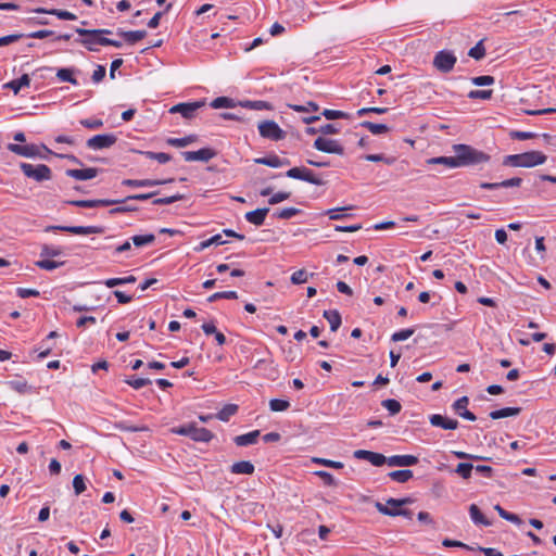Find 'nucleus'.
<instances>
[{"label":"nucleus","instance_id":"obj_23","mask_svg":"<svg viewBox=\"0 0 556 556\" xmlns=\"http://www.w3.org/2000/svg\"><path fill=\"white\" fill-rule=\"evenodd\" d=\"M117 35L124 38L126 42L129 45H135L136 42L142 40L147 36L146 30H123L118 29Z\"/></svg>","mask_w":556,"mask_h":556},{"label":"nucleus","instance_id":"obj_45","mask_svg":"<svg viewBox=\"0 0 556 556\" xmlns=\"http://www.w3.org/2000/svg\"><path fill=\"white\" fill-rule=\"evenodd\" d=\"M63 265V262L52 261L49 258L39 260L36 262V266L45 270H54Z\"/></svg>","mask_w":556,"mask_h":556},{"label":"nucleus","instance_id":"obj_42","mask_svg":"<svg viewBox=\"0 0 556 556\" xmlns=\"http://www.w3.org/2000/svg\"><path fill=\"white\" fill-rule=\"evenodd\" d=\"M146 157L150 160H155L161 164H165L172 160L170 155L164 152H152V151H143L141 152Z\"/></svg>","mask_w":556,"mask_h":556},{"label":"nucleus","instance_id":"obj_46","mask_svg":"<svg viewBox=\"0 0 556 556\" xmlns=\"http://www.w3.org/2000/svg\"><path fill=\"white\" fill-rule=\"evenodd\" d=\"M473 470V465L469 463H460L455 468V472L459 475L463 479H469L471 477V472Z\"/></svg>","mask_w":556,"mask_h":556},{"label":"nucleus","instance_id":"obj_50","mask_svg":"<svg viewBox=\"0 0 556 556\" xmlns=\"http://www.w3.org/2000/svg\"><path fill=\"white\" fill-rule=\"evenodd\" d=\"M125 382L132 387L135 390H139L148 384L151 383V380L148 379V378H138V377H130L128 379L125 380Z\"/></svg>","mask_w":556,"mask_h":556},{"label":"nucleus","instance_id":"obj_40","mask_svg":"<svg viewBox=\"0 0 556 556\" xmlns=\"http://www.w3.org/2000/svg\"><path fill=\"white\" fill-rule=\"evenodd\" d=\"M362 127L369 130L372 135H382L389 131V127L384 124H376L372 122H363Z\"/></svg>","mask_w":556,"mask_h":556},{"label":"nucleus","instance_id":"obj_38","mask_svg":"<svg viewBox=\"0 0 556 556\" xmlns=\"http://www.w3.org/2000/svg\"><path fill=\"white\" fill-rule=\"evenodd\" d=\"M195 140H197V136L189 135V136H186V137H182V138H168L166 140V143L172 146V147L184 148V147H187V146L191 144Z\"/></svg>","mask_w":556,"mask_h":556},{"label":"nucleus","instance_id":"obj_29","mask_svg":"<svg viewBox=\"0 0 556 556\" xmlns=\"http://www.w3.org/2000/svg\"><path fill=\"white\" fill-rule=\"evenodd\" d=\"M469 515L475 525L479 526H490L491 522L484 517L479 507L476 504H471L469 506Z\"/></svg>","mask_w":556,"mask_h":556},{"label":"nucleus","instance_id":"obj_39","mask_svg":"<svg viewBox=\"0 0 556 556\" xmlns=\"http://www.w3.org/2000/svg\"><path fill=\"white\" fill-rule=\"evenodd\" d=\"M240 104H241V106H243L245 109L256 110V111L271 110V108H273L270 103L263 101V100H256V101L247 100L244 102H241Z\"/></svg>","mask_w":556,"mask_h":556},{"label":"nucleus","instance_id":"obj_35","mask_svg":"<svg viewBox=\"0 0 556 556\" xmlns=\"http://www.w3.org/2000/svg\"><path fill=\"white\" fill-rule=\"evenodd\" d=\"M226 241L223 239V236L220 233L215 235L207 240H204L199 243L198 247L194 248V251L202 252L203 250L207 249L208 247L215 244V245H222L225 244Z\"/></svg>","mask_w":556,"mask_h":556},{"label":"nucleus","instance_id":"obj_62","mask_svg":"<svg viewBox=\"0 0 556 556\" xmlns=\"http://www.w3.org/2000/svg\"><path fill=\"white\" fill-rule=\"evenodd\" d=\"M468 403H469V399L467 396H462L457 401L454 402L453 408L459 415L464 410H467Z\"/></svg>","mask_w":556,"mask_h":556},{"label":"nucleus","instance_id":"obj_49","mask_svg":"<svg viewBox=\"0 0 556 556\" xmlns=\"http://www.w3.org/2000/svg\"><path fill=\"white\" fill-rule=\"evenodd\" d=\"M222 299L235 300V299H238V293L236 291L215 292V293H213L212 295L208 296L207 301L208 302H215V301L222 300Z\"/></svg>","mask_w":556,"mask_h":556},{"label":"nucleus","instance_id":"obj_52","mask_svg":"<svg viewBox=\"0 0 556 556\" xmlns=\"http://www.w3.org/2000/svg\"><path fill=\"white\" fill-rule=\"evenodd\" d=\"M312 462L314 464L323 465V466H326L329 468H334V469H342L344 466L343 463H341V462H336V460L319 458V457H313Z\"/></svg>","mask_w":556,"mask_h":556},{"label":"nucleus","instance_id":"obj_5","mask_svg":"<svg viewBox=\"0 0 556 556\" xmlns=\"http://www.w3.org/2000/svg\"><path fill=\"white\" fill-rule=\"evenodd\" d=\"M257 129L260 136L264 139H268L271 141H280L286 138V131L280 128V126L270 119H265L258 123Z\"/></svg>","mask_w":556,"mask_h":556},{"label":"nucleus","instance_id":"obj_55","mask_svg":"<svg viewBox=\"0 0 556 556\" xmlns=\"http://www.w3.org/2000/svg\"><path fill=\"white\" fill-rule=\"evenodd\" d=\"M308 276L309 275L305 269H299L291 275L290 280L293 285H302L307 281Z\"/></svg>","mask_w":556,"mask_h":556},{"label":"nucleus","instance_id":"obj_2","mask_svg":"<svg viewBox=\"0 0 556 556\" xmlns=\"http://www.w3.org/2000/svg\"><path fill=\"white\" fill-rule=\"evenodd\" d=\"M546 155L540 151L510 154L504 157L503 164L514 167H534L546 162Z\"/></svg>","mask_w":556,"mask_h":556},{"label":"nucleus","instance_id":"obj_8","mask_svg":"<svg viewBox=\"0 0 556 556\" xmlns=\"http://www.w3.org/2000/svg\"><path fill=\"white\" fill-rule=\"evenodd\" d=\"M314 148L320 152L332 153L338 155L344 154V147L334 139H329L325 137H318L314 141Z\"/></svg>","mask_w":556,"mask_h":556},{"label":"nucleus","instance_id":"obj_37","mask_svg":"<svg viewBox=\"0 0 556 556\" xmlns=\"http://www.w3.org/2000/svg\"><path fill=\"white\" fill-rule=\"evenodd\" d=\"M63 254V249L58 245L42 244L40 249L41 257H56Z\"/></svg>","mask_w":556,"mask_h":556},{"label":"nucleus","instance_id":"obj_58","mask_svg":"<svg viewBox=\"0 0 556 556\" xmlns=\"http://www.w3.org/2000/svg\"><path fill=\"white\" fill-rule=\"evenodd\" d=\"M442 545L445 547H460L466 551H475V547H472L470 545H467L460 541H456V540H452V539H447V538L442 541Z\"/></svg>","mask_w":556,"mask_h":556},{"label":"nucleus","instance_id":"obj_53","mask_svg":"<svg viewBox=\"0 0 556 556\" xmlns=\"http://www.w3.org/2000/svg\"><path fill=\"white\" fill-rule=\"evenodd\" d=\"M233 100L227 97H218L211 102L213 109L232 108Z\"/></svg>","mask_w":556,"mask_h":556},{"label":"nucleus","instance_id":"obj_56","mask_svg":"<svg viewBox=\"0 0 556 556\" xmlns=\"http://www.w3.org/2000/svg\"><path fill=\"white\" fill-rule=\"evenodd\" d=\"M468 55L473 58L475 60H481L485 55V49L483 47L482 41H479L475 47H472Z\"/></svg>","mask_w":556,"mask_h":556},{"label":"nucleus","instance_id":"obj_19","mask_svg":"<svg viewBox=\"0 0 556 556\" xmlns=\"http://www.w3.org/2000/svg\"><path fill=\"white\" fill-rule=\"evenodd\" d=\"M522 182V179L519 177H514L510 179L503 180L501 182H481L480 188L494 190L498 188H510V187H519Z\"/></svg>","mask_w":556,"mask_h":556},{"label":"nucleus","instance_id":"obj_63","mask_svg":"<svg viewBox=\"0 0 556 556\" xmlns=\"http://www.w3.org/2000/svg\"><path fill=\"white\" fill-rule=\"evenodd\" d=\"M80 124L84 127L89 128V129H98V128H101L103 126V122L101 119H99V118L81 119Z\"/></svg>","mask_w":556,"mask_h":556},{"label":"nucleus","instance_id":"obj_20","mask_svg":"<svg viewBox=\"0 0 556 556\" xmlns=\"http://www.w3.org/2000/svg\"><path fill=\"white\" fill-rule=\"evenodd\" d=\"M84 37L79 42L89 51H97V46H105L104 39L106 37L99 35H80Z\"/></svg>","mask_w":556,"mask_h":556},{"label":"nucleus","instance_id":"obj_44","mask_svg":"<svg viewBox=\"0 0 556 556\" xmlns=\"http://www.w3.org/2000/svg\"><path fill=\"white\" fill-rule=\"evenodd\" d=\"M301 213V210L295 207H286L275 212V216L279 219H290Z\"/></svg>","mask_w":556,"mask_h":556},{"label":"nucleus","instance_id":"obj_11","mask_svg":"<svg viewBox=\"0 0 556 556\" xmlns=\"http://www.w3.org/2000/svg\"><path fill=\"white\" fill-rule=\"evenodd\" d=\"M204 105V101H195L190 103H179L170 108V113H180L185 118L190 119L194 116L198 109Z\"/></svg>","mask_w":556,"mask_h":556},{"label":"nucleus","instance_id":"obj_6","mask_svg":"<svg viewBox=\"0 0 556 556\" xmlns=\"http://www.w3.org/2000/svg\"><path fill=\"white\" fill-rule=\"evenodd\" d=\"M286 176L293 179L303 180L316 186H323L325 181L314 174L311 169L306 167H292L287 170Z\"/></svg>","mask_w":556,"mask_h":556},{"label":"nucleus","instance_id":"obj_51","mask_svg":"<svg viewBox=\"0 0 556 556\" xmlns=\"http://www.w3.org/2000/svg\"><path fill=\"white\" fill-rule=\"evenodd\" d=\"M414 332H415L414 328L402 329L400 331L394 332L391 336V340L393 342L405 341V340L409 339L414 334Z\"/></svg>","mask_w":556,"mask_h":556},{"label":"nucleus","instance_id":"obj_54","mask_svg":"<svg viewBox=\"0 0 556 556\" xmlns=\"http://www.w3.org/2000/svg\"><path fill=\"white\" fill-rule=\"evenodd\" d=\"M73 488L76 495L81 494L86 490V478L83 475H76L73 479Z\"/></svg>","mask_w":556,"mask_h":556},{"label":"nucleus","instance_id":"obj_7","mask_svg":"<svg viewBox=\"0 0 556 556\" xmlns=\"http://www.w3.org/2000/svg\"><path fill=\"white\" fill-rule=\"evenodd\" d=\"M45 231H64L73 235H92L102 233L103 228L99 226H47Z\"/></svg>","mask_w":556,"mask_h":556},{"label":"nucleus","instance_id":"obj_15","mask_svg":"<svg viewBox=\"0 0 556 556\" xmlns=\"http://www.w3.org/2000/svg\"><path fill=\"white\" fill-rule=\"evenodd\" d=\"M418 463V457L414 455H393L387 457L386 464L391 467H409Z\"/></svg>","mask_w":556,"mask_h":556},{"label":"nucleus","instance_id":"obj_13","mask_svg":"<svg viewBox=\"0 0 556 556\" xmlns=\"http://www.w3.org/2000/svg\"><path fill=\"white\" fill-rule=\"evenodd\" d=\"M353 456L356 459H364L369 462L374 466H382L386 464L387 457L380 453L367 451V450H356L353 453Z\"/></svg>","mask_w":556,"mask_h":556},{"label":"nucleus","instance_id":"obj_36","mask_svg":"<svg viewBox=\"0 0 556 556\" xmlns=\"http://www.w3.org/2000/svg\"><path fill=\"white\" fill-rule=\"evenodd\" d=\"M389 477L395 482L405 483L413 478V471L409 469L394 470L389 473Z\"/></svg>","mask_w":556,"mask_h":556},{"label":"nucleus","instance_id":"obj_60","mask_svg":"<svg viewBox=\"0 0 556 556\" xmlns=\"http://www.w3.org/2000/svg\"><path fill=\"white\" fill-rule=\"evenodd\" d=\"M492 90H471L468 93V98L488 100L492 97Z\"/></svg>","mask_w":556,"mask_h":556},{"label":"nucleus","instance_id":"obj_64","mask_svg":"<svg viewBox=\"0 0 556 556\" xmlns=\"http://www.w3.org/2000/svg\"><path fill=\"white\" fill-rule=\"evenodd\" d=\"M315 475L318 476L324 481V483L327 485H336L337 484L336 479L328 471L318 470V471H315Z\"/></svg>","mask_w":556,"mask_h":556},{"label":"nucleus","instance_id":"obj_14","mask_svg":"<svg viewBox=\"0 0 556 556\" xmlns=\"http://www.w3.org/2000/svg\"><path fill=\"white\" fill-rule=\"evenodd\" d=\"M122 201H114V200H108V199H98V200H72L67 203L70 205H74L77 207H99V206H110L113 204H121Z\"/></svg>","mask_w":556,"mask_h":556},{"label":"nucleus","instance_id":"obj_12","mask_svg":"<svg viewBox=\"0 0 556 556\" xmlns=\"http://www.w3.org/2000/svg\"><path fill=\"white\" fill-rule=\"evenodd\" d=\"M215 152L210 148H203L198 151H185L181 153L186 162H208L215 156Z\"/></svg>","mask_w":556,"mask_h":556},{"label":"nucleus","instance_id":"obj_26","mask_svg":"<svg viewBox=\"0 0 556 556\" xmlns=\"http://www.w3.org/2000/svg\"><path fill=\"white\" fill-rule=\"evenodd\" d=\"M35 12L36 13H46V14L55 15L58 18L64 20V21H75V20H77V16L74 13H72L70 11H65V10H60V9L47 10V9H43V8H39V9H36Z\"/></svg>","mask_w":556,"mask_h":556},{"label":"nucleus","instance_id":"obj_22","mask_svg":"<svg viewBox=\"0 0 556 556\" xmlns=\"http://www.w3.org/2000/svg\"><path fill=\"white\" fill-rule=\"evenodd\" d=\"M375 506L379 513L387 516H403L407 519H410L413 517V511L409 509H390L388 506L383 505L380 502H377Z\"/></svg>","mask_w":556,"mask_h":556},{"label":"nucleus","instance_id":"obj_3","mask_svg":"<svg viewBox=\"0 0 556 556\" xmlns=\"http://www.w3.org/2000/svg\"><path fill=\"white\" fill-rule=\"evenodd\" d=\"M170 432L178 435L189 437L194 442L207 443L214 434L206 428L198 427L195 422H189L170 429Z\"/></svg>","mask_w":556,"mask_h":556},{"label":"nucleus","instance_id":"obj_9","mask_svg":"<svg viewBox=\"0 0 556 556\" xmlns=\"http://www.w3.org/2000/svg\"><path fill=\"white\" fill-rule=\"evenodd\" d=\"M456 63V56L448 51H440L433 59V65L442 73H448L453 70Z\"/></svg>","mask_w":556,"mask_h":556},{"label":"nucleus","instance_id":"obj_41","mask_svg":"<svg viewBox=\"0 0 556 556\" xmlns=\"http://www.w3.org/2000/svg\"><path fill=\"white\" fill-rule=\"evenodd\" d=\"M238 410V406L235 404L225 405L216 415L222 421H228L231 416H233Z\"/></svg>","mask_w":556,"mask_h":556},{"label":"nucleus","instance_id":"obj_48","mask_svg":"<svg viewBox=\"0 0 556 556\" xmlns=\"http://www.w3.org/2000/svg\"><path fill=\"white\" fill-rule=\"evenodd\" d=\"M25 157H41L46 159V155L40 154V148L35 144L23 146V155Z\"/></svg>","mask_w":556,"mask_h":556},{"label":"nucleus","instance_id":"obj_34","mask_svg":"<svg viewBox=\"0 0 556 556\" xmlns=\"http://www.w3.org/2000/svg\"><path fill=\"white\" fill-rule=\"evenodd\" d=\"M130 241L136 248H142L152 244L155 241V236L153 233L136 235L130 238Z\"/></svg>","mask_w":556,"mask_h":556},{"label":"nucleus","instance_id":"obj_24","mask_svg":"<svg viewBox=\"0 0 556 556\" xmlns=\"http://www.w3.org/2000/svg\"><path fill=\"white\" fill-rule=\"evenodd\" d=\"M255 163L263 164V165H266V166H269L273 168H278V167H282V166L289 164V160L281 159L278 155H269V156L256 159Z\"/></svg>","mask_w":556,"mask_h":556},{"label":"nucleus","instance_id":"obj_43","mask_svg":"<svg viewBox=\"0 0 556 556\" xmlns=\"http://www.w3.org/2000/svg\"><path fill=\"white\" fill-rule=\"evenodd\" d=\"M381 405L388 409L391 415H396L401 412L402 405L394 399H387L381 402Z\"/></svg>","mask_w":556,"mask_h":556},{"label":"nucleus","instance_id":"obj_61","mask_svg":"<svg viewBox=\"0 0 556 556\" xmlns=\"http://www.w3.org/2000/svg\"><path fill=\"white\" fill-rule=\"evenodd\" d=\"M327 119L346 118L348 114L342 111L325 109L321 113Z\"/></svg>","mask_w":556,"mask_h":556},{"label":"nucleus","instance_id":"obj_4","mask_svg":"<svg viewBox=\"0 0 556 556\" xmlns=\"http://www.w3.org/2000/svg\"><path fill=\"white\" fill-rule=\"evenodd\" d=\"M20 168L26 177L31 178L37 182H42L52 178L51 168L46 164L34 165L29 163H21Z\"/></svg>","mask_w":556,"mask_h":556},{"label":"nucleus","instance_id":"obj_33","mask_svg":"<svg viewBox=\"0 0 556 556\" xmlns=\"http://www.w3.org/2000/svg\"><path fill=\"white\" fill-rule=\"evenodd\" d=\"M429 165H444L448 168H456L457 164L454 156H437L426 160Z\"/></svg>","mask_w":556,"mask_h":556},{"label":"nucleus","instance_id":"obj_16","mask_svg":"<svg viewBox=\"0 0 556 556\" xmlns=\"http://www.w3.org/2000/svg\"><path fill=\"white\" fill-rule=\"evenodd\" d=\"M174 179H164V180H156V179H124L122 181L123 186L130 187V188H142V187H154L159 185H164L167 182H172Z\"/></svg>","mask_w":556,"mask_h":556},{"label":"nucleus","instance_id":"obj_25","mask_svg":"<svg viewBox=\"0 0 556 556\" xmlns=\"http://www.w3.org/2000/svg\"><path fill=\"white\" fill-rule=\"evenodd\" d=\"M261 432L258 430H254L244 434L237 435L233 441L238 446H248L255 444Z\"/></svg>","mask_w":556,"mask_h":556},{"label":"nucleus","instance_id":"obj_59","mask_svg":"<svg viewBox=\"0 0 556 556\" xmlns=\"http://www.w3.org/2000/svg\"><path fill=\"white\" fill-rule=\"evenodd\" d=\"M494 81V77L490 75L477 76L471 78V83L476 86H490L493 85Z\"/></svg>","mask_w":556,"mask_h":556},{"label":"nucleus","instance_id":"obj_31","mask_svg":"<svg viewBox=\"0 0 556 556\" xmlns=\"http://www.w3.org/2000/svg\"><path fill=\"white\" fill-rule=\"evenodd\" d=\"M75 68L72 67H63L56 71V77L61 81H67L74 86L78 85V80L74 77Z\"/></svg>","mask_w":556,"mask_h":556},{"label":"nucleus","instance_id":"obj_18","mask_svg":"<svg viewBox=\"0 0 556 556\" xmlns=\"http://www.w3.org/2000/svg\"><path fill=\"white\" fill-rule=\"evenodd\" d=\"M99 173L98 168L88 167L84 169H66L65 174L76 180H89L97 177Z\"/></svg>","mask_w":556,"mask_h":556},{"label":"nucleus","instance_id":"obj_27","mask_svg":"<svg viewBox=\"0 0 556 556\" xmlns=\"http://www.w3.org/2000/svg\"><path fill=\"white\" fill-rule=\"evenodd\" d=\"M255 468L249 460H241L232 464L230 471L235 475H252Z\"/></svg>","mask_w":556,"mask_h":556},{"label":"nucleus","instance_id":"obj_10","mask_svg":"<svg viewBox=\"0 0 556 556\" xmlns=\"http://www.w3.org/2000/svg\"><path fill=\"white\" fill-rule=\"evenodd\" d=\"M116 137L112 134L96 135L87 140V147L92 150H102L112 147Z\"/></svg>","mask_w":556,"mask_h":556},{"label":"nucleus","instance_id":"obj_57","mask_svg":"<svg viewBox=\"0 0 556 556\" xmlns=\"http://www.w3.org/2000/svg\"><path fill=\"white\" fill-rule=\"evenodd\" d=\"M364 159L369 162H384L388 165L395 162L394 157H386L383 154H366Z\"/></svg>","mask_w":556,"mask_h":556},{"label":"nucleus","instance_id":"obj_47","mask_svg":"<svg viewBox=\"0 0 556 556\" xmlns=\"http://www.w3.org/2000/svg\"><path fill=\"white\" fill-rule=\"evenodd\" d=\"M290 407V402L281 399H273L269 401V408L273 412H285Z\"/></svg>","mask_w":556,"mask_h":556},{"label":"nucleus","instance_id":"obj_1","mask_svg":"<svg viewBox=\"0 0 556 556\" xmlns=\"http://www.w3.org/2000/svg\"><path fill=\"white\" fill-rule=\"evenodd\" d=\"M455 162L457 167L476 165L488 162L490 156L482 151H479L467 144H454Z\"/></svg>","mask_w":556,"mask_h":556},{"label":"nucleus","instance_id":"obj_21","mask_svg":"<svg viewBox=\"0 0 556 556\" xmlns=\"http://www.w3.org/2000/svg\"><path fill=\"white\" fill-rule=\"evenodd\" d=\"M268 212V207L257 208L255 211L245 213L244 217L249 223L255 226H262L265 222Z\"/></svg>","mask_w":556,"mask_h":556},{"label":"nucleus","instance_id":"obj_30","mask_svg":"<svg viewBox=\"0 0 556 556\" xmlns=\"http://www.w3.org/2000/svg\"><path fill=\"white\" fill-rule=\"evenodd\" d=\"M323 316L327 319L330 325L331 331H337L342 323L341 315L336 309L325 311Z\"/></svg>","mask_w":556,"mask_h":556},{"label":"nucleus","instance_id":"obj_28","mask_svg":"<svg viewBox=\"0 0 556 556\" xmlns=\"http://www.w3.org/2000/svg\"><path fill=\"white\" fill-rule=\"evenodd\" d=\"M30 85V78L27 74H23L20 78L9 81L4 85L5 88L11 89L14 94H17L20 90L24 87H28Z\"/></svg>","mask_w":556,"mask_h":556},{"label":"nucleus","instance_id":"obj_17","mask_svg":"<svg viewBox=\"0 0 556 556\" xmlns=\"http://www.w3.org/2000/svg\"><path fill=\"white\" fill-rule=\"evenodd\" d=\"M429 421L433 427H439L445 430H455L458 427L456 419H451L440 414H433L429 417Z\"/></svg>","mask_w":556,"mask_h":556},{"label":"nucleus","instance_id":"obj_32","mask_svg":"<svg viewBox=\"0 0 556 556\" xmlns=\"http://www.w3.org/2000/svg\"><path fill=\"white\" fill-rule=\"evenodd\" d=\"M520 410H521L520 407H505V408L492 410L490 413V417L492 419H501V418L517 416V415H519Z\"/></svg>","mask_w":556,"mask_h":556}]
</instances>
